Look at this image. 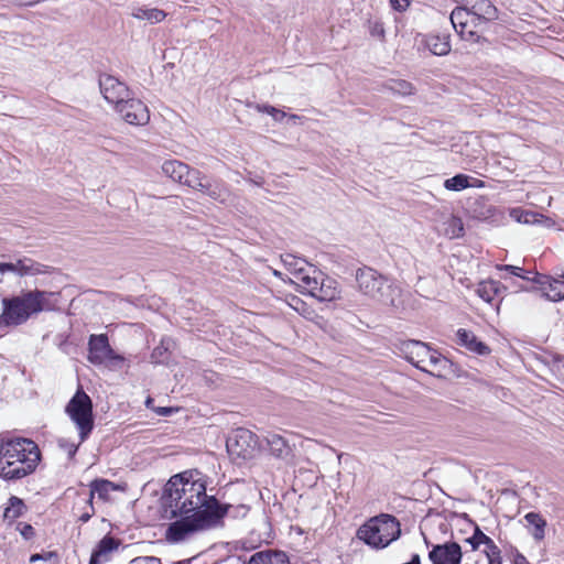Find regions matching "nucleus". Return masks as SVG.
<instances>
[{
	"label": "nucleus",
	"instance_id": "obj_19",
	"mask_svg": "<svg viewBox=\"0 0 564 564\" xmlns=\"http://www.w3.org/2000/svg\"><path fill=\"white\" fill-rule=\"evenodd\" d=\"M119 541L112 536H104L91 553L89 564H104L108 562L111 554L119 547Z\"/></svg>",
	"mask_w": 564,
	"mask_h": 564
},
{
	"label": "nucleus",
	"instance_id": "obj_36",
	"mask_svg": "<svg viewBox=\"0 0 564 564\" xmlns=\"http://www.w3.org/2000/svg\"><path fill=\"white\" fill-rule=\"evenodd\" d=\"M509 216L520 224H535L536 213L514 207L510 209Z\"/></svg>",
	"mask_w": 564,
	"mask_h": 564
},
{
	"label": "nucleus",
	"instance_id": "obj_17",
	"mask_svg": "<svg viewBox=\"0 0 564 564\" xmlns=\"http://www.w3.org/2000/svg\"><path fill=\"white\" fill-rule=\"evenodd\" d=\"M108 337L106 334L91 335L88 341V359L94 365H102L107 357L112 354Z\"/></svg>",
	"mask_w": 564,
	"mask_h": 564
},
{
	"label": "nucleus",
	"instance_id": "obj_46",
	"mask_svg": "<svg viewBox=\"0 0 564 564\" xmlns=\"http://www.w3.org/2000/svg\"><path fill=\"white\" fill-rule=\"evenodd\" d=\"M59 445L67 451L69 456H74L76 454L77 449H78V445L66 444V442L63 441V440L59 441Z\"/></svg>",
	"mask_w": 564,
	"mask_h": 564
},
{
	"label": "nucleus",
	"instance_id": "obj_2",
	"mask_svg": "<svg viewBox=\"0 0 564 564\" xmlns=\"http://www.w3.org/2000/svg\"><path fill=\"white\" fill-rule=\"evenodd\" d=\"M37 445L23 437L0 440V476L20 479L33 473L40 462Z\"/></svg>",
	"mask_w": 564,
	"mask_h": 564
},
{
	"label": "nucleus",
	"instance_id": "obj_49",
	"mask_svg": "<svg viewBox=\"0 0 564 564\" xmlns=\"http://www.w3.org/2000/svg\"><path fill=\"white\" fill-rule=\"evenodd\" d=\"M466 542L470 544V546H471V549H473V550H477V549L480 546V544L478 543V541L473 540V535H471L470 538H468V539L466 540Z\"/></svg>",
	"mask_w": 564,
	"mask_h": 564
},
{
	"label": "nucleus",
	"instance_id": "obj_58",
	"mask_svg": "<svg viewBox=\"0 0 564 564\" xmlns=\"http://www.w3.org/2000/svg\"><path fill=\"white\" fill-rule=\"evenodd\" d=\"M466 564H468V563H466Z\"/></svg>",
	"mask_w": 564,
	"mask_h": 564
},
{
	"label": "nucleus",
	"instance_id": "obj_10",
	"mask_svg": "<svg viewBox=\"0 0 564 564\" xmlns=\"http://www.w3.org/2000/svg\"><path fill=\"white\" fill-rule=\"evenodd\" d=\"M301 290L321 302L336 301L340 297L338 282L317 268L311 276L306 275V283Z\"/></svg>",
	"mask_w": 564,
	"mask_h": 564
},
{
	"label": "nucleus",
	"instance_id": "obj_16",
	"mask_svg": "<svg viewBox=\"0 0 564 564\" xmlns=\"http://www.w3.org/2000/svg\"><path fill=\"white\" fill-rule=\"evenodd\" d=\"M533 281L538 285L541 295L549 301L560 302L564 300V280L550 275L536 274Z\"/></svg>",
	"mask_w": 564,
	"mask_h": 564
},
{
	"label": "nucleus",
	"instance_id": "obj_40",
	"mask_svg": "<svg viewBox=\"0 0 564 564\" xmlns=\"http://www.w3.org/2000/svg\"><path fill=\"white\" fill-rule=\"evenodd\" d=\"M17 530L25 540H31L35 535L34 528L31 524L24 522H19L17 524Z\"/></svg>",
	"mask_w": 564,
	"mask_h": 564
},
{
	"label": "nucleus",
	"instance_id": "obj_24",
	"mask_svg": "<svg viewBox=\"0 0 564 564\" xmlns=\"http://www.w3.org/2000/svg\"><path fill=\"white\" fill-rule=\"evenodd\" d=\"M131 17L140 20L148 21L151 24L160 23L166 18V12L158 8H147L143 6H131Z\"/></svg>",
	"mask_w": 564,
	"mask_h": 564
},
{
	"label": "nucleus",
	"instance_id": "obj_31",
	"mask_svg": "<svg viewBox=\"0 0 564 564\" xmlns=\"http://www.w3.org/2000/svg\"><path fill=\"white\" fill-rule=\"evenodd\" d=\"M118 486H116L112 481L107 479H96L90 484V492L89 498L90 500L94 499L95 494L102 499L108 500L109 496L112 491L117 490Z\"/></svg>",
	"mask_w": 564,
	"mask_h": 564
},
{
	"label": "nucleus",
	"instance_id": "obj_30",
	"mask_svg": "<svg viewBox=\"0 0 564 564\" xmlns=\"http://www.w3.org/2000/svg\"><path fill=\"white\" fill-rule=\"evenodd\" d=\"M26 510L28 508L22 499L11 496L8 500L7 507L4 508L3 519L11 523L22 517Z\"/></svg>",
	"mask_w": 564,
	"mask_h": 564
},
{
	"label": "nucleus",
	"instance_id": "obj_54",
	"mask_svg": "<svg viewBox=\"0 0 564 564\" xmlns=\"http://www.w3.org/2000/svg\"><path fill=\"white\" fill-rule=\"evenodd\" d=\"M297 118H299V117H297L296 115H291V116H290V119H293V120H295V119H297Z\"/></svg>",
	"mask_w": 564,
	"mask_h": 564
},
{
	"label": "nucleus",
	"instance_id": "obj_25",
	"mask_svg": "<svg viewBox=\"0 0 564 564\" xmlns=\"http://www.w3.org/2000/svg\"><path fill=\"white\" fill-rule=\"evenodd\" d=\"M529 533L535 542L545 538L546 520L538 512H529L524 516Z\"/></svg>",
	"mask_w": 564,
	"mask_h": 564
},
{
	"label": "nucleus",
	"instance_id": "obj_34",
	"mask_svg": "<svg viewBox=\"0 0 564 564\" xmlns=\"http://www.w3.org/2000/svg\"><path fill=\"white\" fill-rule=\"evenodd\" d=\"M387 88L391 93L400 96H409L414 91L412 84L404 79H392L387 84Z\"/></svg>",
	"mask_w": 564,
	"mask_h": 564
},
{
	"label": "nucleus",
	"instance_id": "obj_33",
	"mask_svg": "<svg viewBox=\"0 0 564 564\" xmlns=\"http://www.w3.org/2000/svg\"><path fill=\"white\" fill-rule=\"evenodd\" d=\"M464 225L459 217L451 216L444 223V235L451 239L458 238L463 236Z\"/></svg>",
	"mask_w": 564,
	"mask_h": 564
},
{
	"label": "nucleus",
	"instance_id": "obj_12",
	"mask_svg": "<svg viewBox=\"0 0 564 564\" xmlns=\"http://www.w3.org/2000/svg\"><path fill=\"white\" fill-rule=\"evenodd\" d=\"M476 21L477 18L473 17L469 9L464 3L462 7L454 9L451 13V23L464 40L477 41L479 39L478 33L481 30Z\"/></svg>",
	"mask_w": 564,
	"mask_h": 564
},
{
	"label": "nucleus",
	"instance_id": "obj_8",
	"mask_svg": "<svg viewBox=\"0 0 564 564\" xmlns=\"http://www.w3.org/2000/svg\"><path fill=\"white\" fill-rule=\"evenodd\" d=\"M400 351L403 357L422 371L436 375L444 370L448 360L427 345L419 340H408L401 344Z\"/></svg>",
	"mask_w": 564,
	"mask_h": 564
},
{
	"label": "nucleus",
	"instance_id": "obj_29",
	"mask_svg": "<svg viewBox=\"0 0 564 564\" xmlns=\"http://www.w3.org/2000/svg\"><path fill=\"white\" fill-rule=\"evenodd\" d=\"M426 47L437 56L447 55L451 51V43L448 35L431 34L425 40Z\"/></svg>",
	"mask_w": 564,
	"mask_h": 564
},
{
	"label": "nucleus",
	"instance_id": "obj_23",
	"mask_svg": "<svg viewBox=\"0 0 564 564\" xmlns=\"http://www.w3.org/2000/svg\"><path fill=\"white\" fill-rule=\"evenodd\" d=\"M270 453L280 459H286L291 456L292 448L289 442L278 433H268L264 437Z\"/></svg>",
	"mask_w": 564,
	"mask_h": 564
},
{
	"label": "nucleus",
	"instance_id": "obj_55",
	"mask_svg": "<svg viewBox=\"0 0 564 564\" xmlns=\"http://www.w3.org/2000/svg\"><path fill=\"white\" fill-rule=\"evenodd\" d=\"M152 400L151 399H148L147 400V405L149 406L151 404Z\"/></svg>",
	"mask_w": 564,
	"mask_h": 564
},
{
	"label": "nucleus",
	"instance_id": "obj_7",
	"mask_svg": "<svg viewBox=\"0 0 564 564\" xmlns=\"http://www.w3.org/2000/svg\"><path fill=\"white\" fill-rule=\"evenodd\" d=\"M356 282L358 291L386 306L395 305V295L398 290L388 283V280L375 269L364 267L356 272Z\"/></svg>",
	"mask_w": 564,
	"mask_h": 564
},
{
	"label": "nucleus",
	"instance_id": "obj_32",
	"mask_svg": "<svg viewBox=\"0 0 564 564\" xmlns=\"http://www.w3.org/2000/svg\"><path fill=\"white\" fill-rule=\"evenodd\" d=\"M217 509L219 510L217 522L225 516L231 518H243L249 511V508L246 505H220L218 501Z\"/></svg>",
	"mask_w": 564,
	"mask_h": 564
},
{
	"label": "nucleus",
	"instance_id": "obj_6",
	"mask_svg": "<svg viewBox=\"0 0 564 564\" xmlns=\"http://www.w3.org/2000/svg\"><path fill=\"white\" fill-rule=\"evenodd\" d=\"M180 519L170 523L165 531V539L170 543H181L196 533L217 524L216 513L207 509L198 513L178 516Z\"/></svg>",
	"mask_w": 564,
	"mask_h": 564
},
{
	"label": "nucleus",
	"instance_id": "obj_39",
	"mask_svg": "<svg viewBox=\"0 0 564 564\" xmlns=\"http://www.w3.org/2000/svg\"><path fill=\"white\" fill-rule=\"evenodd\" d=\"M85 508L83 512L79 514L78 520L83 523H86L90 520V518L95 514V509L93 506V500L89 497L84 499Z\"/></svg>",
	"mask_w": 564,
	"mask_h": 564
},
{
	"label": "nucleus",
	"instance_id": "obj_43",
	"mask_svg": "<svg viewBox=\"0 0 564 564\" xmlns=\"http://www.w3.org/2000/svg\"><path fill=\"white\" fill-rule=\"evenodd\" d=\"M370 34L372 36H377V37H383L384 36L383 24L379 21L372 22L370 24Z\"/></svg>",
	"mask_w": 564,
	"mask_h": 564
},
{
	"label": "nucleus",
	"instance_id": "obj_13",
	"mask_svg": "<svg viewBox=\"0 0 564 564\" xmlns=\"http://www.w3.org/2000/svg\"><path fill=\"white\" fill-rule=\"evenodd\" d=\"M162 171L173 181L189 187H197V185H200V172L191 169L187 164L181 161H165L162 165Z\"/></svg>",
	"mask_w": 564,
	"mask_h": 564
},
{
	"label": "nucleus",
	"instance_id": "obj_21",
	"mask_svg": "<svg viewBox=\"0 0 564 564\" xmlns=\"http://www.w3.org/2000/svg\"><path fill=\"white\" fill-rule=\"evenodd\" d=\"M473 540H476L480 545L484 544L486 546L484 551V564H490L494 563V561L497 562V564L502 563L500 549L489 536H487L482 531H480L479 528L475 529Z\"/></svg>",
	"mask_w": 564,
	"mask_h": 564
},
{
	"label": "nucleus",
	"instance_id": "obj_48",
	"mask_svg": "<svg viewBox=\"0 0 564 564\" xmlns=\"http://www.w3.org/2000/svg\"><path fill=\"white\" fill-rule=\"evenodd\" d=\"M160 415H169L173 412L172 408H159L156 411Z\"/></svg>",
	"mask_w": 564,
	"mask_h": 564
},
{
	"label": "nucleus",
	"instance_id": "obj_45",
	"mask_svg": "<svg viewBox=\"0 0 564 564\" xmlns=\"http://www.w3.org/2000/svg\"><path fill=\"white\" fill-rule=\"evenodd\" d=\"M391 7L397 11H404L411 3V0H390Z\"/></svg>",
	"mask_w": 564,
	"mask_h": 564
},
{
	"label": "nucleus",
	"instance_id": "obj_52",
	"mask_svg": "<svg viewBox=\"0 0 564 564\" xmlns=\"http://www.w3.org/2000/svg\"><path fill=\"white\" fill-rule=\"evenodd\" d=\"M4 274V263H0V275Z\"/></svg>",
	"mask_w": 564,
	"mask_h": 564
},
{
	"label": "nucleus",
	"instance_id": "obj_26",
	"mask_svg": "<svg viewBox=\"0 0 564 564\" xmlns=\"http://www.w3.org/2000/svg\"><path fill=\"white\" fill-rule=\"evenodd\" d=\"M205 177L200 174V185L193 187L218 202H226L229 197L227 188L220 182H204Z\"/></svg>",
	"mask_w": 564,
	"mask_h": 564
},
{
	"label": "nucleus",
	"instance_id": "obj_1",
	"mask_svg": "<svg viewBox=\"0 0 564 564\" xmlns=\"http://www.w3.org/2000/svg\"><path fill=\"white\" fill-rule=\"evenodd\" d=\"M163 506L172 518L198 513L207 507L218 517L217 499L206 492V480L198 471L175 475L164 488Z\"/></svg>",
	"mask_w": 564,
	"mask_h": 564
},
{
	"label": "nucleus",
	"instance_id": "obj_57",
	"mask_svg": "<svg viewBox=\"0 0 564 564\" xmlns=\"http://www.w3.org/2000/svg\"><path fill=\"white\" fill-rule=\"evenodd\" d=\"M176 564H182V563H176Z\"/></svg>",
	"mask_w": 564,
	"mask_h": 564
},
{
	"label": "nucleus",
	"instance_id": "obj_51",
	"mask_svg": "<svg viewBox=\"0 0 564 564\" xmlns=\"http://www.w3.org/2000/svg\"><path fill=\"white\" fill-rule=\"evenodd\" d=\"M126 111L129 112L130 117H133V115L135 113L133 108H128Z\"/></svg>",
	"mask_w": 564,
	"mask_h": 564
},
{
	"label": "nucleus",
	"instance_id": "obj_11",
	"mask_svg": "<svg viewBox=\"0 0 564 564\" xmlns=\"http://www.w3.org/2000/svg\"><path fill=\"white\" fill-rule=\"evenodd\" d=\"M226 448L235 459H250L258 451V437L247 429H236L227 437Z\"/></svg>",
	"mask_w": 564,
	"mask_h": 564
},
{
	"label": "nucleus",
	"instance_id": "obj_15",
	"mask_svg": "<svg viewBox=\"0 0 564 564\" xmlns=\"http://www.w3.org/2000/svg\"><path fill=\"white\" fill-rule=\"evenodd\" d=\"M462 549L456 542L434 545L429 553L433 564H460Z\"/></svg>",
	"mask_w": 564,
	"mask_h": 564
},
{
	"label": "nucleus",
	"instance_id": "obj_56",
	"mask_svg": "<svg viewBox=\"0 0 564 564\" xmlns=\"http://www.w3.org/2000/svg\"><path fill=\"white\" fill-rule=\"evenodd\" d=\"M560 279L564 280V272L560 274Z\"/></svg>",
	"mask_w": 564,
	"mask_h": 564
},
{
	"label": "nucleus",
	"instance_id": "obj_18",
	"mask_svg": "<svg viewBox=\"0 0 564 564\" xmlns=\"http://www.w3.org/2000/svg\"><path fill=\"white\" fill-rule=\"evenodd\" d=\"M283 262L289 271L294 276V282L302 289L306 283V275L311 276L312 273L316 272V267L307 263L305 260L296 258L292 254H286L283 258Z\"/></svg>",
	"mask_w": 564,
	"mask_h": 564
},
{
	"label": "nucleus",
	"instance_id": "obj_44",
	"mask_svg": "<svg viewBox=\"0 0 564 564\" xmlns=\"http://www.w3.org/2000/svg\"><path fill=\"white\" fill-rule=\"evenodd\" d=\"M535 224L542 225L547 228H552L555 226V221L553 219L539 213H536Z\"/></svg>",
	"mask_w": 564,
	"mask_h": 564
},
{
	"label": "nucleus",
	"instance_id": "obj_37",
	"mask_svg": "<svg viewBox=\"0 0 564 564\" xmlns=\"http://www.w3.org/2000/svg\"><path fill=\"white\" fill-rule=\"evenodd\" d=\"M257 110L270 115L275 121H281L286 117V113L269 105H257Z\"/></svg>",
	"mask_w": 564,
	"mask_h": 564
},
{
	"label": "nucleus",
	"instance_id": "obj_28",
	"mask_svg": "<svg viewBox=\"0 0 564 564\" xmlns=\"http://www.w3.org/2000/svg\"><path fill=\"white\" fill-rule=\"evenodd\" d=\"M505 288L500 282L495 280L481 281L477 284V295L487 303H491L496 296H498Z\"/></svg>",
	"mask_w": 564,
	"mask_h": 564
},
{
	"label": "nucleus",
	"instance_id": "obj_50",
	"mask_svg": "<svg viewBox=\"0 0 564 564\" xmlns=\"http://www.w3.org/2000/svg\"><path fill=\"white\" fill-rule=\"evenodd\" d=\"M315 323H316L318 326H321V327H322V326H323V324L325 323V321L323 319V317H321V316H316V321H315Z\"/></svg>",
	"mask_w": 564,
	"mask_h": 564
},
{
	"label": "nucleus",
	"instance_id": "obj_9",
	"mask_svg": "<svg viewBox=\"0 0 564 564\" xmlns=\"http://www.w3.org/2000/svg\"><path fill=\"white\" fill-rule=\"evenodd\" d=\"M65 412L78 431L79 443H83L94 429L93 402L90 397L79 388L67 403Z\"/></svg>",
	"mask_w": 564,
	"mask_h": 564
},
{
	"label": "nucleus",
	"instance_id": "obj_38",
	"mask_svg": "<svg viewBox=\"0 0 564 564\" xmlns=\"http://www.w3.org/2000/svg\"><path fill=\"white\" fill-rule=\"evenodd\" d=\"M124 361L126 359L123 356L118 355L115 352V350H112V354H110V356L107 357V360L104 365H106L108 368L112 370H119L123 367Z\"/></svg>",
	"mask_w": 564,
	"mask_h": 564
},
{
	"label": "nucleus",
	"instance_id": "obj_41",
	"mask_svg": "<svg viewBox=\"0 0 564 564\" xmlns=\"http://www.w3.org/2000/svg\"><path fill=\"white\" fill-rule=\"evenodd\" d=\"M496 269L500 270V271H502V270L508 271L510 274L522 278L524 280L529 279L528 276L522 274L523 270L520 267L510 265V264H497Z\"/></svg>",
	"mask_w": 564,
	"mask_h": 564
},
{
	"label": "nucleus",
	"instance_id": "obj_3",
	"mask_svg": "<svg viewBox=\"0 0 564 564\" xmlns=\"http://www.w3.org/2000/svg\"><path fill=\"white\" fill-rule=\"evenodd\" d=\"M100 93L106 101L113 106L116 112L129 124L144 126L150 120L148 107L132 97L128 86L111 75L99 77Z\"/></svg>",
	"mask_w": 564,
	"mask_h": 564
},
{
	"label": "nucleus",
	"instance_id": "obj_27",
	"mask_svg": "<svg viewBox=\"0 0 564 564\" xmlns=\"http://www.w3.org/2000/svg\"><path fill=\"white\" fill-rule=\"evenodd\" d=\"M248 564H290V561L284 552L268 550L254 553Z\"/></svg>",
	"mask_w": 564,
	"mask_h": 564
},
{
	"label": "nucleus",
	"instance_id": "obj_14",
	"mask_svg": "<svg viewBox=\"0 0 564 564\" xmlns=\"http://www.w3.org/2000/svg\"><path fill=\"white\" fill-rule=\"evenodd\" d=\"M473 14V17L477 18V25L482 31L486 25L496 20L497 9L489 0H460Z\"/></svg>",
	"mask_w": 564,
	"mask_h": 564
},
{
	"label": "nucleus",
	"instance_id": "obj_22",
	"mask_svg": "<svg viewBox=\"0 0 564 564\" xmlns=\"http://www.w3.org/2000/svg\"><path fill=\"white\" fill-rule=\"evenodd\" d=\"M457 344L465 347L471 352L477 355H488L490 352L489 347L480 341L476 335L467 329L459 328L456 333Z\"/></svg>",
	"mask_w": 564,
	"mask_h": 564
},
{
	"label": "nucleus",
	"instance_id": "obj_53",
	"mask_svg": "<svg viewBox=\"0 0 564 564\" xmlns=\"http://www.w3.org/2000/svg\"><path fill=\"white\" fill-rule=\"evenodd\" d=\"M39 557H40L39 555H32L31 561L33 562V561L37 560Z\"/></svg>",
	"mask_w": 564,
	"mask_h": 564
},
{
	"label": "nucleus",
	"instance_id": "obj_47",
	"mask_svg": "<svg viewBox=\"0 0 564 564\" xmlns=\"http://www.w3.org/2000/svg\"><path fill=\"white\" fill-rule=\"evenodd\" d=\"M513 564H530L524 555L517 552L513 556Z\"/></svg>",
	"mask_w": 564,
	"mask_h": 564
},
{
	"label": "nucleus",
	"instance_id": "obj_4",
	"mask_svg": "<svg viewBox=\"0 0 564 564\" xmlns=\"http://www.w3.org/2000/svg\"><path fill=\"white\" fill-rule=\"evenodd\" d=\"M47 293L44 291H30L19 296L2 300L0 324L20 325L32 315L47 307Z\"/></svg>",
	"mask_w": 564,
	"mask_h": 564
},
{
	"label": "nucleus",
	"instance_id": "obj_5",
	"mask_svg": "<svg viewBox=\"0 0 564 564\" xmlns=\"http://www.w3.org/2000/svg\"><path fill=\"white\" fill-rule=\"evenodd\" d=\"M401 534L400 522L395 517L381 513L370 518L357 530V538L372 549H384Z\"/></svg>",
	"mask_w": 564,
	"mask_h": 564
},
{
	"label": "nucleus",
	"instance_id": "obj_35",
	"mask_svg": "<svg viewBox=\"0 0 564 564\" xmlns=\"http://www.w3.org/2000/svg\"><path fill=\"white\" fill-rule=\"evenodd\" d=\"M469 176L465 174H457L451 178L445 180L444 187L448 191L459 192L470 186Z\"/></svg>",
	"mask_w": 564,
	"mask_h": 564
},
{
	"label": "nucleus",
	"instance_id": "obj_20",
	"mask_svg": "<svg viewBox=\"0 0 564 564\" xmlns=\"http://www.w3.org/2000/svg\"><path fill=\"white\" fill-rule=\"evenodd\" d=\"M14 273L19 276L37 275L44 272L43 265L29 258L19 259L15 262L4 263V274Z\"/></svg>",
	"mask_w": 564,
	"mask_h": 564
},
{
	"label": "nucleus",
	"instance_id": "obj_42",
	"mask_svg": "<svg viewBox=\"0 0 564 564\" xmlns=\"http://www.w3.org/2000/svg\"><path fill=\"white\" fill-rule=\"evenodd\" d=\"M167 350V346L164 345V341H162L161 346H158L156 348H154L153 352H152V359L154 360V362H162L164 361L165 359V352Z\"/></svg>",
	"mask_w": 564,
	"mask_h": 564
}]
</instances>
